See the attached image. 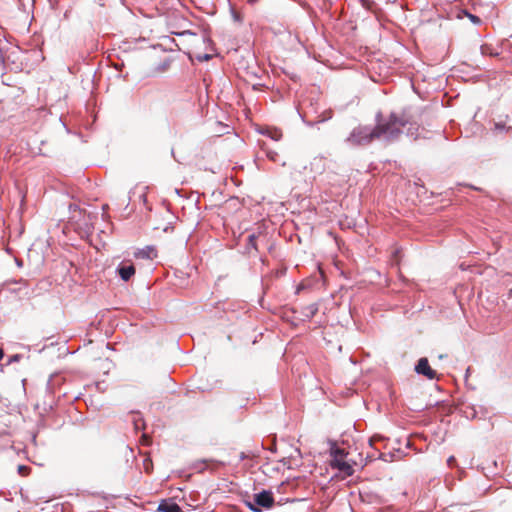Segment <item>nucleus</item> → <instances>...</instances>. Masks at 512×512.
Wrapping results in <instances>:
<instances>
[{
  "label": "nucleus",
  "instance_id": "1",
  "mask_svg": "<svg viewBox=\"0 0 512 512\" xmlns=\"http://www.w3.org/2000/svg\"><path fill=\"white\" fill-rule=\"evenodd\" d=\"M376 125L358 126L354 128L346 139V143L350 146H364L370 144L373 140L379 139L386 142H393L399 139L401 135V127L408 120L405 117H398L396 112L390 113L384 118L381 112L375 116Z\"/></svg>",
  "mask_w": 512,
  "mask_h": 512
},
{
  "label": "nucleus",
  "instance_id": "2",
  "mask_svg": "<svg viewBox=\"0 0 512 512\" xmlns=\"http://www.w3.org/2000/svg\"><path fill=\"white\" fill-rule=\"evenodd\" d=\"M243 503L252 512H263L274 507L275 497L270 489H262L253 495L245 496Z\"/></svg>",
  "mask_w": 512,
  "mask_h": 512
},
{
  "label": "nucleus",
  "instance_id": "3",
  "mask_svg": "<svg viewBox=\"0 0 512 512\" xmlns=\"http://www.w3.org/2000/svg\"><path fill=\"white\" fill-rule=\"evenodd\" d=\"M57 228L62 227V233L67 234L71 230H73L76 234H78L81 238H85L88 240L90 245H92L97 251H100L105 247V241L102 238V234H106L105 230H100L99 233L94 236V227L95 226H56Z\"/></svg>",
  "mask_w": 512,
  "mask_h": 512
},
{
  "label": "nucleus",
  "instance_id": "4",
  "mask_svg": "<svg viewBox=\"0 0 512 512\" xmlns=\"http://www.w3.org/2000/svg\"><path fill=\"white\" fill-rule=\"evenodd\" d=\"M414 371L418 375H422L429 380L437 379V372L431 368L429 361L426 357H421L417 360Z\"/></svg>",
  "mask_w": 512,
  "mask_h": 512
},
{
  "label": "nucleus",
  "instance_id": "5",
  "mask_svg": "<svg viewBox=\"0 0 512 512\" xmlns=\"http://www.w3.org/2000/svg\"><path fill=\"white\" fill-rule=\"evenodd\" d=\"M330 466L332 469H337L343 477H349L354 474L353 464L348 461L331 459Z\"/></svg>",
  "mask_w": 512,
  "mask_h": 512
},
{
  "label": "nucleus",
  "instance_id": "6",
  "mask_svg": "<svg viewBox=\"0 0 512 512\" xmlns=\"http://www.w3.org/2000/svg\"><path fill=\"white\" fill-rule=\"evenodd\" d=\"M398 117H405L408 122L401 127V134L403 133V129L407 127V130H406V134L408 137L416 140L419 136H420V133H419V125L415 122H412L410 117L407 116V114L403 111L401 114H398L396 113Z\"/></svg>",
  "mask_w": 512,
  "mask_h": 512
},
{
  "label": "nucleus",
  "instance_id": "7",
  "mask_svg": "<svg viewBox=\"0 0 512 512\" xmlns=\"http://www.w3.org/2000/svg\"><path fill=\"white\" fill-rule=\"evenodd\" d=\"M133 256L136 259L153 260L155 257H157V250L155 246L147 245L144 248L137 249L136 251H134Z\"/></svg>",
  "mask_w": 512,
  "mask_h": 512
},
{
  "label": "nucleus",
  "instance_id": "8",
  "mask_svg": "<svg viewBox=\"0 0 512 512\" xmlns=\"http://www.w3.org/2000/svg\"><path fill=\"white\" fill-rule=\"evenodd\" d=\"M116 272L121 280L127 282L134 276L136 269L133 265L119 264Z\"/></svg>",
  "mask_w": 512,
  "mask_h": 512
},
{
  "label": "nucleus",
  "instance_id": "9",
  "mask_svg": "<svg viewBox=\"0 0 512 512\" xmlns=\"http://www.w3.org/2000/svg\"><path fill=\"white\" fill-rule=\"evenodd\" d=\"M16 230H12L11 226H7L6 229L3 230L2 238H7L8 241H15L20 238L25 230V226H16Z\"/></svg>",
  "mask_w": 512,
  "mask_h": 512
},
{
  "label": "nucleus",
  "instance_id": "10",
  "mask_svg": "<svg viewBox=\"0 0 512 512\" xmlns=\"http://www.w3.org/2000/svg\"><path fill=\"white\" fill-rule=\"evenodd\" d=\"M328 443L330 444L329 452L331 459L345 460V457L347 456L346 451L343 448H340L333 440H328Z\"/></svg>",
  "mask_w": 512,
  "mask_h": 512
},
{
  "label": "nucleus",
  "instance_id": "11",
  "mask_svg": "<svg viewBox=\"0 0 512 512\" xmlns=\"http://www.w3.org/2000/svg\"><path fill=\"white\" fill-rule=\"evenodd\" d=\"M260 134L266 135L267 137L271 138L274 141H279L282 138V132L279 129L276 128H262L259 130Z\"/></svg>",
  "mask_w": 512,
  "mask_h": 512
},
{
  "label": "nucleus",
  "instance_id": "12",
  "mask_svg": "<svg viewBox=\"0 0 512 512\" xmlns=\"http://www.w3.org/2000/svg\"><path fill=\"white\" fill-rule=\"evenodd\" d=\"M201 463L204 464L205 467L201 468L200 471H203L206 469L215 470V469H217L219 467H223L225 465V463L223 461L216 460V459H203V460H201Z\"/></svg>",
  "mask_w": 512,
  "mask_h": 512
},
{
  "label": "nucleus",
  "instance_id": "13",
  "mask_svg": "<svg viewBox=\"0 0 512 512\" xmlns=\"http://www.w3.org/2000/svg\"><path fill=\"white\" fill-rule=\"evenodd\" d=\"M132 422H133V425H134V429L136 431H140V430H143L145 428V422H144L141 414L138 413V412H133L132 413Z\"/></svg>",
  "mask_w": 512,
  "mask_h": 512
},
{
  "label": "nucleus",
  "instance_id": "14",
  "mask_svg": "<svg viewBox=\"0 0 512 512\" xmlns=\"http://www.w3.org/2000/svg\"><path fill=\"white\" fill-rule=\"evenodd\" d=\"M317 312H318V304L312 303L304 308L303 315L307 319H311L317 314Z\"/></svg>",
  "mask_w": 512,
  "mask_h": 512
},
{
  "label": "nucleus",
  "instance_id": "15",
  "mask_svg": "<svg viewBox=\"0 0 512 512\" xmlns=\"http://www.w3.org/2000/svg\"><path fill=\"white\" fill-rule=\"evenodd\" d=\"M400 450H396L394 452H388V453H382L380 454V458L383 460V461H393V460H397V459H400Z\"/></svg>",
  "mask_w": 512,
  "mask_h": 512
},
{
  "label": "nucleus",
  "instance_id": "16",
  "mask_svg": "<svg viewBox=\"0 0 512 512\" xmlns=\"http://www.w3.org/2000/svg\"><path fill=\"white\" fill-rule=\"evenodd\" d=\"M261 148H262V150H263V151H265V153H266V157H267L269 160H271V161H273V162H276V161L278 160V153H277L276 151H273V150L268 149V148L266 147V144H265V143H263V144L261 145Z\"/></svg>",
  "mask_w": 512,
  "mask_h": 512
},
{
  "label": "nucleus",
  "instance_id": "17",
  "mask_svg": "<svg viewBox=\"0 0 512 512\" xmlns=\"http://www.w3.org/2000/svg\"><path fill=\"white\" fill-rule=\"evenodd\" d=\"M256 239H257V236L255 233L248 235L246 248L247 249H249V248L257 249Z\"/></svg>",
  "mask_w": 512,
  "mask_h": 512
},
{
  "label": "nucleus",
  "instance_id": "18",
  "mask_svg": "<svg viewBox=\"0 0 512 512\" xmlns=\"http://www.w3.org/2000/svg\"><path fill=\"white\" fill-rule=\"evenodd\" d=\"M401 257H402V248H396L393 252H392V260L394 261V263L396 265L399 264L400 260H401Z\"/></svg>",
  "mask_w": 512,
  "mask_h": 512
},
{
  "label": "nucleus",
  "instance_id": "19",
  "mask_svg": "<svg viewBox=\"0 0 512 512\" xmlns=\"http://www.w3.org/2000/svg\"><path fill=\"white\" fill-rule=\"evenodd\" d=\"M143 465H144V468H145V472L146 473H151L152 470H153V463H152V459L147 457L143 460Z\"/></svg>",
  "mask_w": 512,
  "mask_h": 512
},
{
  "label": "nucleus",
  "instance_id": "20",
  "mask_svg": "<svg viewBox=\"0 0 512 512\" xmlns=\"http://www.w3.org/2000/svg\"><path fill=\"white\" fill-rule=\"evenodd\" d=\"M481 53L483 55H491V56H496L498 55L497 52H493L492 48L488 45H483L481 46Z\"/></svg>",
  "mask_w": 512,
  "mask_h": 512
},
{
  "label": "nucleus",
  "instance_id": "21",
  "mask_svg": "<svg viewBox=\"0 0 512 512\" xmlns=\"http://www.w3.org/2000/svg\"><path fill=\"white\" fill-rule=\"evenodd\" d=\"M22 357H23L22 354H13L7 359L6 365H10L12 363L19 362L22 359Z\"/></svg>",
  "mask_w": 512,
  "mask_h": 512
},
{
  "label": "nucleus",
  "instance_id": "22",
  "mask_svg": "<svg viewBox=\"0 0 512 512\" xmlns=\"http://www.w3.org/2000/svg\"><path fill=\"white\" fill-rule=\"evenodd\" d=\"M262 447L264 449L271 451L272 453H275L277 451V445L274 440H272L269 445H266L264 442H262Z\"/></svg>",
  "mask_w": 512,
  "mask_h": 512
},
{
  "label": "nucleus",
  "instance_id": "23",
  "mask_svg": "<svg viewBox=\"0 0 512 512\" xmlns=\"http://www.w3.org/2000/svg\"><path fill=\"white\" fill-rule=\"evenodd\" d=\"M30 471V468L26 465H19L18 466V472L21 475H26Z\"/></svg>",
  "mask_w": 512,
  "mask_h": 512
},
{
  "label": "nucleus",
  "instance_id": "24",
  "mask_svg": "<svg viewBox=\"0 0 512 512\" xmlns=\"http://www.w3.org/2000/svg\"><path fill=\"white\" fill-rule=\"evenodd\" d=\"M456 458L454 456H450L448 459H447V464L449 467H454L456 465Z\"/></svg>",
  "mask_w": 512,
  "mask_h": 512
},
{
  "label": "nucleus",
  "instance_id": "25",
  "mask_svg": "<svg viewBox=\"0 0 512 512\" xmlns=\"http://www.w3.org/2000/svg\"><path fill=\"white\" fill-rule=\"evenodd\" d=\"M469 18L475 24H479L481 22L480 18L475 15L469 14Z\"/></svg>",
  "mask_w": 512,
  "mask_h": 512
},
{
  "label": "nucleus",
  "instance_id": "26",
  "mask_svg": "<svg viewBox=\"0 0 512 512\" xmlns=\"http://www.w3.org/2000/svg\"><path fill=\"white\" fill-rule=\"evenodd\" d=\"M174 227H175V226H173V225L165 226V228L163 229V231H164L165 233H168V232H170V231L172 232V231L174 230Z\"/></svg>",
  "mask_w": 512,
  "mask_h": 512
},
{
  "label": "nucleus",
  "instance_id": "27",
  "mask_svg": "<svg viewBox=\"0 0 512 512\" xmlns=\"http://www.w3.org/2000/svg\"><path fill=\"white\" fill-rule=\"evenodd\" d=\"M15 263L16 265L21 268L23 267L24 263H23V260L19 259V258H15Z\"/></svg>",
  "mask_w": 512,
  "mask_h": 512
},
{
  "label": "nucleus",
  "instance_id": "28",
  "mask_svg": "<svg viewBox=\"0 0 512 512\" xmlns=\"http://www.w3.org/2000/svg\"><path fill=\"white\" fill-rule=\"evenodd\" d=\"M246 458H247V455L244 452H241L240 455H239V460L243 461Z\"/></svg>",
  "mask_w": 512,
  "mask_h": 512
},
{
  "label": "nucleus",
  "instance_id": "29",
  "mask_svg": "<svg viewBox=\"0 0 512 512\" xmlns=\"http://www.w3.org/2000/svg\"><path fill=\"white\" fill-rule=\"evenodd\" d=\"M476 415H477V412L475 411V409L471 408V413H470L471 418H475Z\"/></svg>",
  "mask_w": 512,
  "mask_h": 512
},
{
  "label": "nucleus",
  "instance_id": "30",
  "mask_svg": "<svg viewBox=\"0 0 512 512\" xmlns=\"http://www.w3.org/2000/svg\"><path fill=\"white\" fill-rule=\"evenodd\" d=\"M233 18H234L236 21H241L240 16H239L236 12H234V11H233Z\"/></svg>",
  "mask_w": 512,
  "mask_h": 512
},
{
  "label": "nucleus",
  "instance_id": "31",
  "mask_svg": "<svg viewBox=\"0 0 512 512\" xmlns=\"http://www.w3.org/2000/svg\"><path fill=\"white\" fill-rule=\"evenodd\" d=\"M470 371H471V368H470V367H468V368L466 369V373H465V380H466V381H467L468 375H470Z\"/></svg>",
  "mask_w": 512,
  "mask_h": 512
},
{
  "label": "nucleus",
  "instance_id": "32",
  "mask_svg": "<svg viewBox=\"0 0 512 512\" xmlns=\"http://www.w3.org/2000/svg\"><path fill=\"white\" fill-rule=\"evenodd\" d=\"M4 356H5L4 350L0 348V361L3 360Z\"/></svg>",
  "mask_w": 512,
  "mask_h": 512
},
{
  "label": "nucleus",
  "instance_id": "33",
  "mask_svg": "<svg viewBox=\"0 0 512 512\" xmlns=\"http://www.w3.org/2000/svg\"><path fill=\"white\" fill-rule=\"evenodd\" d=\"M259 0H247L248 4L255 5Z\"/></svg>",
  "mask_w": 512,
  "mask_h": 512
},
{
  "label": "nucleus",
  "instance_id": "34",
  "mask_svg": "<svg viewBox=\"0 0 512 512\" xmlns=\"http://www.w3.org/2000/svg\"><path fill=\"white\" fill-rule=\"evenodd\" d=\"M5 251H6L8 254H11V253H12V249H11L9 246H6V247H5Z\"/></svg>",
  "mask_w": 512,
  "mask_h": 512
},
{
  "label": "nucleus",
  "instance_id": "35",
  "mask_svg": "<svg viewBox=\"0 0 512 512\" xmlns=\"http://www.w3.org/2000/svg\"><path fill=\"white\" fill-rule=\"evenodd\" d=\"M295 452L297 453V455L301 458L302 455H301V451L299 448H295Z\"/></svg>",
  "mask_w": 512,
  "mask_h": 512
},
{
  "label": "nucleus",
  "instance_id": "36",
  "mask_svg": "<svg viewBox=\"0 0 512 512\" xmlns=\"http://www.w3.org/2000/svg\"><path fill=\"white\" fill-rule=\"evenodd\" d=\"M281 462H282L284 465H286V463H287V459H285V458H284V459H282V460H281Z\"/></svg>",
  "mask_w": 512,
  "mask_h": 512
},
{
  "label": "nucleus",
  "instance_id": "37",
  "mask_svg": "<svg viewBox=\"0 0 512 512\" xmlns=\"http://www.w3.org/2000/svg\"><path fill=\"white\" fill-rule=\"evenodd\" d=\"M209 58H210V56L207 54L204 56V59H206V60H208Z\"/></svg>",
  "mask_w": 512,
  "mask_h": 512
},
{
  "label": "nucleus",
  "instance_id": "38",
  "mask_svg": "<svg viewBox=\"0 0 512 512\" xmlns=\"http://www.w3.org/2000/svg\"><path fill=\"white\" fill-rule=\"evenodd\" d=\"M108 227H109V229H110V233H112L113 225H110V226H108Z\"/></svg>",
  "mask_w": 512,
  "mask_h": 512
},
{
  "label": "nucleus",
  "instance_id": "39",
  "mask_svg": "<svg viewBox=\"0 0 512 512\" xmlns=\"http://www.w3.org/2000/svg\"><path fill=\"white\" fill-rule=\"evenodd\" d=\"M32 440H33V442L36 441V435H33Z\"/></svg>",
  "mask_w": 512,
  "mask_h": 512
},
{
  "label": "nucleus",
  "instance_id": "40",
  "mask_svg": "<svg viewBox=\"0 0 512 512\" xmlns=\"http://www.w3.org/2000/svg\"><path fill=\"white\" fill-rule=\"evenodd\" d=\"M341 227L343 228L344 226H341ZM345 227H346V228H351L352 226H350V225H347V226H345Z\"/></svg>",
  "mask_w": 512,
  "mask_h": 512
}]
</instances>
